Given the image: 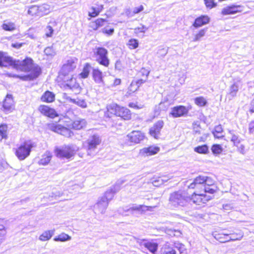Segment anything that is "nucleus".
<instances>
[{
    "instance_id": "obj_56",
    "label": "nucleus",
    "mask_w": 254,
    "mask_h": 254,
    "mask_svg": "<svg viewBox=\"0 0 254 254\" xmlns=\"http://www.w3.org/2000/svg\"><path fill=\"white\" fill-rule=\"evenodd\" d=\"M212 185H216L215 181L210 177H205V180L204 186H212Z\"/></svg>"
},
{
    "instance_id": "obj_50",
    "label": "nucleus",
    "mask_w": 254,
    "mask_h": 254,
    "mask_svg": "<svg viewBox=\"0 0 254 254\" xmlns=\"http://www.w3.org/2000/svg\"><path fill=\"white\" fill-rule=\"evenodd\" d=\"M129 48L131 49H135L138 46V40L135 39H131L128 41L127 44Z\"/></svg>"
},
{
    "instance_id": "obj_8",
    "label": "nucleus",
    "mask_w": 254,
    "mask_h": 254,
    "mask_svg": "<svg viewBox=\"0 0 254 254\" xmlns=\"http://www.w3.org/2000/svg\"><path fill=\"white\" fill-rule=\"evenodd\" d=\"M127 140L130 142L137 144L142 141L144 137V134L140 131L133 130L128 133L127 136Z\"/></svg>"
},
{
    "instance_id": "obj_18",
    "label": "nucleus",
    "mask_w": 254,
    "mask_h": 254,
    "mask_svg": "<svg viewBox=\"0 0 254 254\" xmlns=\"http://www.w3.org/2000/svg\"><path fill=\"white\" fill-rule=\"evenodd\" d=\"M242 11V6L239 5H232L223 8L221 11L223 15L233 14Z\"/></svg>"
},
{
    "instance_id": "obj_2",
    "label": "nucleus",
    "mask_w": 254,
    "mask_h": 254,
    "mask_svg": "<svg viewBox=\"0 0 254 254\" xmlns=\"http://www.w3.org/2000/svg\"><path fill=\"white\" fill-rule=\"evenodd\" d=\"M190 197L188 194L182 191L174 192L170 194L169 199V205L173 208L178 206H185L189 203Z\"/></svg>"
},
{
    "instance_id": "obj_38",
    "label": "nucleus",
    "mask_w": 254,
    "mask_h": 254,
    "mask_svg": "<svg viewBox=\"0 0 254 254\" xmlns=\"http://www.w3.org/2000/svg\"><path fill=\"white\" fill-rule=\"evenodd\" d=\"M144 245L152 254H154L158 248V245L155 243L147 242L144 243Z\"/></svg>"
},
{
    "instance_id": "obj_6",
    "label": "nucleus",
    "mask_w": 254,
    "mask_h": 254,
    "mask_svg": "<svg viewBox=\"0 0 254 254\" xmlns=\"http://www.w3.org/2000/svg\"><path fill=\"white\" fill-rule=\"evenodd\" d=\"M48 128L67 137H69L73 135V133L69 129L56 123L49 124Z\"/></svg>"
},
{
    "instance_id": "obj_19",
    "label": "nucleus",
    "mask_w": 254,
    "mask_h": 254,
    "mask_svg": "<svg viewBox=\"0 0 254 254\" xmlns=\"http://www.w3.org/2000/svg\"><path fill=\"white\" fill-rule=\"evenodd\" d=\"M2 107L6 113L11 112L14 110L13 101L10 95H7L3 101Z\"/></svg>"
},
{
    "instance_id": "obj_60",
    "label": "nucleus",
    "mask_w": 254,
    "mask_h": 254,
    "mask_svg": "<svg viewBox=\"0 0 254 254\" xmlns=\"http://www.w3.org/2000/svg\"><path fill=\"white\" fill-rule=\"evenodd\" d=\"M167 53L168 50L164 48L160 49L158 52L159 57L160 58L164 57L167 55Z\"/></svg>"
},
{
    "instance_id": "obj_52",
    "label": "nucleus",
    "mask_w": 254,
    "mask_h": 254,
    "mask_svg": "<svg viewBox=\"0 0 254 254\" xmlns=\"http://www.w3.org/2000/svg\"><path fill=\"white\" fill-rule=\"evenodd\" d=\"M138 88L139 87L137 86V85L134 81H132L128 88L127 93L130 94L131 93L136 91Z\"/></svg>"
},
{
    "instance_id": "obj_39",
    "label": "nucleus",
    "mask_w": 254,
    "mask_h": 254,
    "mask_svg": "<svg viewBox=\"0 0 254 254\" xmlns=\"http://www.w3.org/2000/svg\"><path fill=\"white\" fill-rule=\"evenodd\" d=\"M91 66L90 64H86L84 65L82 71L80 74L82 78H87L89 74Z\"/></svg>"
},
{
    "instance_id": "obj_35",
    "label": "nucleus",
    "mask_w": 254,
    "mask_h": 254,
    "mask_svg": "<svg viewBox=\"0 0 254 254\" xmlns=\"http://www.w3.org/2000/svg\"><path fill=\"white\" fill-rule=\"evenodd\" d=\"M228 234H215L214 237L220 243H225L228 242Z\"/></svg>"
},
{
    "instance_id": "obj_42",
    "label": "nucleus",
    "mask_w": 254,
    "mask_h": 254,
    "mask_svg": "<svg viewBox=\"0 0 254 254\" xmlns=\"http://www.w3.org/2000/svg\"><path fill=\"white\" fill-rule=\"evenodd\" d=\"M203 188L205 193H209L210 194H213L216 192L217 190L216 185H212V186L211 187L209 186H203Z\"/></svg>"
},
{
    "instance_id": "obj_29",
    "label": "nucleus",
    "mask_w": 254,
    "mask_h": 254,
    "mask_svg": "<svg viewBox=\"0 0 254 254\" xmlns=\"http://www.w3.org/2000/svg\"><path fill=\"white\" fill-rule=\"evenodd\" d=\"M52 155L50 152H46V153L42 156V158L39 161V164L42 165H47L51 160Z\"/></svg>"
},
{
    "instance_id": "obj_15",
    "label": "nucleus",
    "mask_w": 254,
    "mask_h": 254,
    "mask_svg": "<svg viewBox=\"0 0 254 254\" xmlns=\"http://www.w3.org/2000/svg\"><path fill=\"white\" fill-rule=\"evenodd\" d=\"M92 75L94 82L100 86L105 85V82L103 80V73L98 68H93Z\"/></svg>"
},
{
    "instance_id": "obj_49",
    "label": "nucleus",
    "mask_w": 254,
    "mask_h": 254,
    "mask_svg": "<svg viewBox=\"0 0 254 254\" xmlns=\"http://www.w3.org/2000/svg\"><path fill=\"white\" fill-rule=\"evenodd\" d=\"M206 31V28L200 30L198 33L195 35V37L193 40V41H199L200 39L205 35Z\"/></svg>"
},
{
    "instance_id": "obj_36",
    "label": "nucleus",
    "mask_w": 254,
    "mask_h": 254,
    "mask_svg": "<svg viewBox=\"0 0 254 254\" xmlns=\"http://www.w3.org/2000/svg\"><path fill=\"white\" fill-rule=\"evenodd\" d=\"M91 9L92 11L89 12V16L92 17H95L97 16L102 10L103 9V5H98L97 7H92Z\"/></svg>"
},
{
    "instance_id": "obj_1",
    "label": "nucleus",
    "mask_w": 254,
    "mask_h": 254,
    "mask_svg": "<svg viewBox=\"0 0 254 254\" xmlns=\"http://www.w3.org/2000/svg\"><path fill=\"white\" fill-rule=\"evenodd\" d=\"M11 63V64L10 65L14 68L25 72L30 71V73L24 76L13 75V77L19 78L22 80H33L37 78L41 72V68L38 65L34 64L31 58H27L23 61H16L12 59Z\"/></svg>"
},
{
    "instance_id": "obj_46",
    "label": "nucleus",
    "mask_w": 254,
    "mask_h": 254,
    "mask_svg": "<svg viewBox=\"0 0 254 254\" xmlns=\"http://www.w3.org/2000/svg\"><path fill=\"white\" fill-rule=\"evenodd\" d=\"M7 126L5 124H2L0 126V135L2 138H7Z\"/></svg>"
},
{
    "instance_id": "obj_41",
    "label": "nucleus",
    "mask_w": 254,
    "mask_h": 254,
    "mask_svg": "<svg viewBox=\"0 0 254 254\" xmlns=\"http://www.w3.org/2000/svg\"><path fill=\"white\" fill-rule=\"evenodd\" d=\"M71 239V237L68 235L67 234H66L65 233H62L60 235H59L58 237H55L54 239V240L55 241H61V242H65L66 241L70 240Z\"/></svg>"
},
{
    "instance_id": "obj_30",
    "label": "nucleus",
    "mask_w": 254,
    "mask_h": 254,
    "mask_svg": "<svg viewBox=\"0 0 254 254\" xmlns=\"http://www.w3.org/2000/svg\"><path fill=\"white\" fill-rule=\"evenodd\" d=\"M54 230H47L44 232L39 237V240L46 241L50 240L54 234Z\"/></svg>"
},
{
    "instance_id": "obj_21",
    "label": "nucleus",
    "mask_w": 254,
    "mask_h": 254,
    "mask_svg": "<svg viewBox=\"0 0 254 254\" xmlns=\"http://www.w3.org/2000/svg\"><path fill=\"white\" fill-rule=\"evenodd\" d=\"M156 206H148L143 205H133L132 206L129 207L125 211L130 212L131 214L133 211H138L141 213H144L147 211H151L152 208H155Z\"/></svg>"
},
{
    "instance_id": "obj_25",
    "label": "nucleus",
    "mask_w": 254,
    "mask_h": 254,
    "mask_svg": "<svg viewBox=\"0 0 254 254\" xmlns=\"http://www.w3.org/2000/svg\"><path fill=\"white\" fill-rule=\"evenodd\" d=\"M209 22V18L207 16L202 15L195 19L193 24V26L198 28L208 23Z\"/></svg>"
},
{
    "instance_id": "obj_23",
    "label": "nucleus",
    "mask_w": 254,
    "mask_h": 254,
    "mask_svg": "<svg viewBox=\"0 0 254 254\" xmlns=\"http://www.w3.org/2000/svg\"><path fill=\"white\" fill-rule=\"evenodd\" d=\"M229 136L228 138L230 141L233 142V144L235 146H238L242 139L240 137L237 131L235 130L228 129Z\"/></svg>"
},
{
    "instance_id": "obj_43",
    "label": "nucleus",
    "mask_w": 254,
    "mask_h": 254,
    "mask_svg": "<svg viewBox=\"0 0 254 254\" xmlns=\"http://www.w3.org/2000/svg\"><path fill=\"white\" fill-rule=\"evenodd\" d=\"M2 27L4 30L9 31H13L16 28L15 24L10 22L4 23L2 25Z\"/></svg>"
},
{
    "instance_id": "obj_37",
    "label": "nucleus",
    "mask_w": 254,
    "mask_h": 254,
    "mask_svg": "<svg viewBox=\"0 0 254 254\" xmlns=\"http://www.w3.org/2000/svg\"><path fill=\"white\" fill-rule=\"evenodd\" d=\"M39 8L38 5H32L29 7L28 10V14L32 16H41L39 12Z\"/></svg>"
},
{
    "instance_id": "obj_20",
    "label": "nucleus",
    "mask_w": 254,
    "mask_h": 254,
    "mask_svg": "<svg viewBox=\"0 0 254 254\" xmlns=\"http://www.w3.org/2000/svg\"><path fill=\"white\" fill-rule=\"evenodd\" d=\"M39 110L42 114L51 118L58 116L55 110L47 106L41 105L39 107Z\"/></svg>"
},
{
    "instance_id": "obj_44",
    "label": "nucleus",
    "mask_w": 254,
    "mask_h": 254,
    "mask_svg": "<svg viewBox=\"0 0 254 254\" xmlns=\"http://www.w3.org/2000/svg\"><path fill=\"white\" fill-rule=\"evenodd\" d=\"M106 20L103 18H98L94 22L92 23V27L94 30L98 29V28L104 25Z\"/></svg>"
},
{
    "instance_id": "obj_12",
    "label": "nucleus",
    "mask_w": 254,
    "mask_h": 254,
    "mask_svg": "<svg viewBox=\"0 0 254 254\" xmlns=\"http://www.w3.org/2000/svg\"><path fill=\"white\" fill-rule=\"evenodd\" d=\"M189 109L182 105L174 107L172 109L170 114L174 118L183 116L188 114Z\"/></svg>"
},
{
    "instance_id": "obj_48",
    "label": "nucleus",
    "mask_w": 254,
    "mask_h": 254,
    "mask_svg": "<svg viewBox=\"0 0 254 254\" xmlns=\"http://www.w3.org/2000/svg\"><path fill=\"white\" fill-rule=\"evenodd\" d=\"M194 102L197 106L202 107L206 104L207 101L203 97H198L194 99Z\"/></svg>"
},
{
    "instance_id": "obj_45",
    "label": "nucleus",
    "mask_w": 254,
    "mask_h": 254,
    "mask_svg": "<svg viewBox=\"0 0 254 254\" xmlns=\"http://www.w3.org/2000/svg\"><path fill=\"white\" fill-rule=\"evenodd\" d=\"M243 236L244 234L242 232H240L239 233L232 234V236L230 238H228V242L240 240L242 239Z\"/></svg>"
},
{
    "instance_id": "obj_22",
    "label": "nucleus",
    "mask_w": 254,
    "mask_h": 254,
    "mask_svg": "<svg viewBox=\"0 0 254 254\" xmlns=\"http://www.w3.org/2000/svg\"><path fill=\"white\" fill-rule=\"evenodd\" d=\"M64 87L66 89H69L75 92V93L80 91V88L78 83L76 82L75 78H71L70 80H67Z\"/></svg>"
},
{
    "instance_id": "obj_51",
    "label": "nucleus",
    "mask_w": 254,
    "mask_h": 254,
    "mask_svg": "<svg viewBox=\"0 0 254 254\" xmlns=\"http://www.w3.org/2000/svg\"><path fill=\"white\" fill-rule=\"evenodd\" d=\"M211 150L214 154H220L223 150L222 146L219 144H214L211 147Z\"/></svg>"
},
{
    "instance_id": "obj_40",
    "label": "nucleus",
    "mask_w": 254,
    "mask_h": 254,
    "mask_svg": "<svg viewBox=\"0 0 254 254\" xmlns=\"http://www.w3.org/2000/svg\"><path fill=\"white\" fill-rule=\"evenodd\" d=\"M195 152L200 154H206L208 152V147L207 145L198 146L194 148Z\"/></svg>"
},
{
    "instance_id": "obj_55",
    "label": "nucleus",
    "mask_w": 254,
    "mask_h": 254,
    "mask_svg": "<svg viewBox=\"0 0 254 254\" xmlns=\"http://www.w3.org/2000/svg\"><path fill=\"white\" fill-rule=\"evenodd\" d=\"M6 233V231L4 226L2 225H0V244L1 243Z\"/></svg>"
},
{
    "instance_id": "obj_33",
    "label": "nucleus",
    "mask_w": 254,
    "mask_h": 254,
    "mask_svg": "<svg viewBox=\"0 0 254 254\" xmlns=\"http://www.w3.org/2000/svg\"><path fill=\"white\" fill-rule=\"evenodd\" d=\"M212 133L215 137L219 138L224 136L223 134V128L221 125L217 126L215 127L214 130L212 131Z\"/></svg>"
},
{
    "instance_id": "obj_58",
    "label": "nucleus",
    "mask_w": 254,
    "mask_h": 254,
    "mask_svg": "<svg viewBox=\"0 0 254 254\" xmlns=\"http://www.w3.org/2000/svg\"><path fill=\"white\" fill-rule=\"evenodd\" d=\"M169 104L167 102H161L158 108L161 110L165 111L169 107Z\"/></svg>"
},
{
    "instance_id": "obj_61",
    "label": "nucleus",
    "mask_w": 254,
    "mask_h": 254,
    "mask_svg": "<svg viewBox=\"0 0 254 254\" xmlns=\"http://www.w3.org/2000/svg\"><path fill=\"white\" fill-rule=\"evenodd\" d=\"M222 208L225 211H230L233 209L234 207L232 203H226L223 204Z\"/></svg>"
},
{
    "instance_id": "obj_57",
    "label": "nucleus",
    "mask_w": 254,
    "mask_h": 254,
    "mask_svg": "<svg viewBox=\"0 0 254 254\" xmlns=\"http://www.w3.org/2000/svg\"><path fill=\"white\" fill-rule=\"evenodd\" d=\"M152 184L154 186L158 187L163 184V180L161 177H158L155 180H153Z\"/></svg>"
},
{
    "instance_id": "obj_11",
    "label": "nucleus",
    "mask_w": 254,
    "mask_h": 254,
    "mask_svg": "<svg viewBox=\"0 0 254 254\" xmlns=\"http://www.w3.org/2000/svg\"><path fill=\"white\" fill-rule=\"evenodd\" d=\"M76 59H70L68 60L66 64H64L62 68V72L66 75L72 71L76 66Z\"/></svg>"
},
{
    "instance_id": "obj_7",
    "label": "nucleus",
    "mask_w": 254,
    "mask_h": 254,
    "mask_svg": "<svg viewBox=\"0 0 254 254\" xmlns=\"http://www.w3.org/2000/svg\"><path fill=\"white\" fill-rule=\"evenodd\" d=\"M55 153L58 157L68 159L73 155L74 149L71 147L67 146L62 148L56 149Z\"/></svg>"
},
{
    "instance_id": "obj_27",
    "label": "nucleus",
    "mask_w": 254,
    "mask_h": 254,
    "mask_svg": "<svg viewBox=\"0 0 254 254\" xmlns=\"http://www.w3.org/2000/svg\"><path fill=\"white\" fill-rule=\"evenodd\" d=\"M239 88V85L237 83H234L230 87L229 92L227 95L229 100H231L236 96Z\"/></svg>"
},
{
    "instance_id": "obj_5",
    "label": "nucleus",
    "mask_w": 254,
    "mask_h": 254,
    "mask_svg": "<svg viewBox=\"0 0 254 254\" xmlns=\"http://www.w3.org/2000/svg\"><path fill=\"white\" fill-rule=\"evenodd\" d=\"M108 111L117 116L121 117L124 120L131 118V113L129 109L121 107L116 104H112L107 107Z\"/></svg>"
},
{
    "instance_id": "obj_14",
    "label": "nucleus",
    "mask_w": 254,
    "mask_h": 254,
    "mask_svg": "<svg viewBox=\"0 0 254 254\" xmlns=\"http://www.w3.org/2000/svg\"><path fill=\"white\" fill-rule=\"evenodd\" d=\"M109 203L105 200V198L100 197L97 203L94 205V210L101 213H104L108 206Z\"/></svg>"
},
{
    "instance_id": "obj_62",
    "label": "nucleus",
    "mask_w": 254,
    "mask_h": 254,
    "mask_svg": "<svg viewBox=\"0 0 254 254\" xmlns=\"http://www.w3.org/2000/svg\"><path fill=\"white\" fill-rule=\"evenodd\" d=\"M148 29V28L144 25H142L141 27H137L134 29L135 33H137L138 32L145 33V32Z\"/></svg>"
},
{
    "instance_id": "obj_64",
    "label": "nucleus",
    "mask_w": 254,
    "mask_h": 254,
    "mask_svg": "<svg viewBox=\"0 0 254 254\" xmlns=\"http://www.w3.org/2000/svg\"><path fill=\"white\" fill-rule=\"evenodd\" d=\"M144 9L143 5H141L139 7H135L133 9V14H137L142 11Z\"/></svg>"
},
{
    "instance_id": "obj_10",
    "label": "nucleus",
    "mask_w": 254,
    "mask_h": 254,
    "mask_svg": "<svg viewBox=\"0 0 254 254\" xmlns=\"http://www.w3.org/2000/svg\"><path fill=\"white\" fill-rule=\"evenodd\" d=\"M124 183L123 180H119L117 182L113 189L107 190L104 195L102 196L103 198H105L108 203L114 197V194L120 190L121 186Z\"/></svg>"
},
{
    "instance_id": "obj_16",
    "label": "nucleus",
    "mask_w": 254,
    "mask_h": 254,
    "mask_svg": "<svg viewBox=\"0 0 254 254\" xmlns=\"http://www.w3.org/2000/svg\"><path fill=\"white\" fill-rule=\"evenodd\" d=\"M163 126L164 122L163 121L159 120L150 129L149 132L150 135L154 138H157Z\"/></svg>"
},
{
    "instance_id": "obj_17",
    "label": "nucleus",
    "mask_w": 254,
    "mask_h": 254,
    "mask_svg": "<svg viewBox=\"0 0 254 254\" xmlns=\"http://www.w3.org/2000/svg\"><path fill=\"white\" fill-rule=\"evenodd\" d=\"M160 150V148L157 146H150L148 147H144L139 151V155L142 156H151L157 153Z\"/></svg>"
},
{
    "instance_id": "obj_26",
    "label": "nucleus",
    "mask_w": 254,
    "mask_h": 254,
    "mask_svg": "<svg viewBox=\"0 0 254 254\" xmlns=\"http://www.w3.org/2000/svg\"><path fill=\"white\" fill-rule=\"evenodd\" d=\"M12 58L4 56L2 52H0V66L7 67L11 64Z\"/></svg>"
},
{
    "instance_id": "obj_47",
    "label": "nucleus",
    "mask_w": 254,
    "mask_h": 254,
    "mask_svg": "<svg viewBox=\"0 0 254 254\" xmlns=\"http://www.w3.org/2000/svg\"><path fill=\"white\" fill-rule=\"evenodd\" d=\"M162 254H176V251L173 248L166 245L162 249Z\"/></svg>"
},
{
    "instance_id": "obj_63",
    "label": "nucleus",
    "mask_w": 254,
    "mask_h": 254,
    "mask_svg": "<svg viewBox=\"0 0 254 254\" xmlns=\"http://www.w3.org/2000/svg\"><path fill=\"white\" fill-rule=\"evenodd\" d=\"M53 28L51 26H48L46 29V36L47 37H51L53 33Z\"/></svg>"
},
{
    "instance_id": "obj_32",
    "label": "nucleus",
    "mask_w": 254,
    "mask_h": 254,
    "mask_svg": "<svg viewBox=\"0 0 254 254\" xmlns=\"http://www.w3.org/2000/svg\"><path fill=\"white\" fill-rule=\"evenodd\" d=\"M38 6L39 8L40 15L41 16L48 14L50 13L51 10V6L48 4L44 3L42 5Z\"/></svg>"
},
{
    "instance_id": "obj_4",
    "label": "nucleus",
    "mask_w": 254,
    "mask_h": 254,
    "mask_svg": "<svg viewBox=\"0 0 254 254\" xmlns=\"http://www.w3.org/2000/svg\"><path fill=\"white\" fill-rule=\"evenodd\" d=\"M35 147L31 141H25L21 144L15 151V155L20 160H23L29 156L31 149Z\"/></svg>"
},
{
    "instance_id": "obj_3",
    "label": "nucleus",
    "mask_w": 254,
    "mask_h": 254,
    "mask_svg": "<svg viewBox=\"0 0 254 254\" xmlns=\"http://www.w3.org/2000/svg\"><path fill=\"white\" fill-rule=\"evenodd\" d=\"M94 57L100 64L108 67L110 64L108 50L103 47H96L93 49Z\"/></svg>"
},
{
    "instance_id": "obj_54",
    "label": "nucleus",
    "mask_w": 254,
    "mask_h": 254,
    "mask_svg": "<svg viewBox=\"0 0 254 254\" xmlns=\"http://www.w3.org/2000/svg\"><path fill=\"white\" fill-rule=\"evenodd\" d=\"M206 6L209 8H212L217 5L214 0H204Z\"/></svg>"
},
{
    "instance_id": "obj_28",
    "label": "nucleus",
    "mask_w": 254,
    "mask_h": 254,
    "mask_svg": "<svg viewBox=\"0 0 254 254\" xmlns=\"http://www.w3.org/2000/svg\"><path fill=\"white\" fill-rule=\"evenodd\" d=\"M41 99L43 102H52L55 100V94L50 91H47L42 96Z\"/></svg>"
},
{
    "instance_id": "obj_13",
    "label": "nucleus",
    "mask_w": 254,
    "mask_h": 254,
    "mask_svg": "<svg viewBox=\"0 0 254 254\" xmlns=\"http://www.w3.org/2000/svg\"><path fill=\"white\" fill-rule=\"evenodd\" d=\"M101 139L97 134H94L89 137L87 140L88 149L90 150H94L97 146L100 144Z\"/></svg>"
},
{
    "instance_id": "obj_24",
    "label": "nucleus",
    "mask_w": 254,
    "mask_h": 254,
    "mask_svg": "<svg viewBox=\"0 0 254 254\" xmlns=\"http://www.w3.org/2000/svg\"><path fill=\"white\" fill-rule=\"evenodd\" d=\"M205 180V176H199L198 177H196L194 180L193 182L190 185V186H189V188H198L200 186L203 187V186L204 185Z\"/></svg>"
},
{
    "instance_id": "obj_53",
    "label": "nucleus",
    "mask_w": 254,
    "mask_h": 254,
    "mask_svg": "<svg viewBox=\"0 0 254 254\" xmlns=\"http://www.w3.org/2000/svg\"><path fill=\"white\" fill-rule=\"evenodd\" d=\"M45 54L48 56L53 57L56 55V52L52 47H47L44 50Z\"/></svg>"
},
{
    "instance_id": "obj_59",
    "label": "nucleus",
    "mask_w": 254,
    "mask_h": 254,
    "mask_svg": "<svg viewBox=\"0 0 254 254\" xmlns=\"http://www.w3.org/2000/svg\"><path fill=\"white\" fill-rule=\"evenodd\" d=\"M76 105L83 108L87 107V104L85 101L83 99H80L79 98H77Z\"/></svg>"
},
{
    "instance_id": "obj_31",
    "label": "nucleus",
    "mask_w": 254,
    "mask_h": 254,
    "mask_svg": "<svg viewBox=\"0 0 254 254\" xmlns=\"http://www.w3.org/2000/svg\"><path fill=\"white\" fill-rule=\"evenodd\" d=\"M86 122L84 119L75 120L72 123V127L75 129H80L85 127Z\"/></svg>"
},
{
    "instance_id": "obj_9",
    "label": "nucleus",
    "mask_w": 254,
    "mask_h": 254,
    "mask_svg": "<svg viewBox=\"0 0 254 254\" xmlns=\"http://www.w3.org/2000/svg\"><path fill=\"white\" fill-rule=\"evenodd\" d=\"M210 199L209 196L206 195L205 193L196 194L194 192L189 200V203L192 202L196 205H202L206 203Z\"/></svg>"
},
{
    "instance_id": "obj_34",
    "label": "nucleus",
    "mask_w": 254,
    "mask_h": 254,
    "mask_svg": "<svg viewBox=\"0 0 254 254\" xmlns=\"http://www.w3.org/2000/svg\"><path fill=\"white\" fill-rule=\"evenodd\" d=\"M109 79L111 81H113V83L107 82L106 85L108 88L115 87L117 85H120L121 83V79L115 78V77L113 76H110L109 77Z\"/></svg>"
}]
</instances>
